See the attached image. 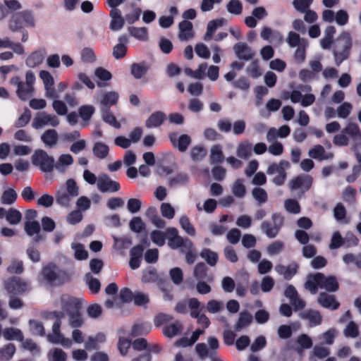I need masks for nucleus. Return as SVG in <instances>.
<instances>
[{
    "mask_svg": "<svg viewBox=\"0 0 361 361\" xmlns=\"http://www.w3.org/2000/svg\"><path fill=\"white\" fill-rule=\"evenodd\" d=\"M35 74L29 71L25 73V81L21 80L18 76L11 78L10 83L16 87V94L18 97L23 101L31 97L35 91L34 84L35 82Z\"/></svg>",
    "mask_w": 361,
    "mask_h": 361,
    "instance_id": "f257e3e1",
    "label": "nucleus"
},
{
    "mask_svg": "<svg viewBox=\"0 0 361 361\" xmlns=\"http://www.w3.org/2000/svg\"><path fill=\"white\" fill-rule=\"evenodd\" d=\"M35 19L31 11L25 10L13 14L8 21V28L12 32L21 30L25 27H34Z\"/></svg>",
    "mask_w": 361,
    "mask_h": 361,
    "instance_id": "f03ea898",
    "label": "nucleus"
},
{
    "mask_svg": "<svg viewBox=\"0 0 361 361\" xmlns=\"http://www.w3.org/2000/svg\"><path fill=\"white\" fill-rule=\"evenodd\" d=\"M56 304L61 308L63 311L62 312H54V314L56 319L59 317L61 319L64 314H68L73 312H75L76 311L80 310L81 308L80 300L78 298L70 296L68 295H62L59 298Z\"/></svg>",
    "mask_w": 361,
    "mask_h": 361,
    "instance_id": "7ed1b4c3",
    "label": "nucleus"
},
{
    "mask_svg": "<svg viewBox=\"0 0 361 361\" xmlns=\"http://www.w3.org/2000/svg\"><path fill=\"white\" fill-rule=\"evenodd\" d=\"M32 164L39 167L44 172H51L54 166V159L47 152L38 149L32 156Z\"/></svg>",
    "mask_w": 361,
    "mask_h": 361,
    "instance_id": "20e7f679",
    "label": "nucleus"
},
{
    "mask_svg": "<svg viewBox=\"0 0 361 361\" xmlns=\"http://www.w3.org/2000/svg\"><path fill=\"white\" fill-rule=\"evenodd\" d=\"M284 219L280 214H273L271 216V223L264 221L261 224L262 231L270 238H275L281 228L283 225Z\"/></svg>",
    "mask_w": 361,
    "mask_h": 361,
    "instance_id": "39448f33",
    "label": "nucleus"
},
{
    "mask_svg": "<svg viewBox=\"0 0 361 361\" xmlns=\"http://www.w3.org/2000/svg\"><path fill=\"white\" fill-rule=\"evenodd\" d=\"M289 167L290 164L288 161L281 160L279 164H272L269 165L267 168V172L270 176L277 173L278 175L273 178L272 181L277 185H281L285 182L287 176L286 171Z\"/></svg>",
    "mask_w": 361,
    "mask_h": 361,
    "instance_id": "423d86ee",
    "label": "nucleus"
},
{
    "mask_svg": "<svg viewBox=\"0 0 361 361\" xmlns=\"http://www.w3.org/2000/svg\"><path fill=\"white\" fill-rule=\"evenodd\" d=\"M59 124V119L56 116L49 114L46 112H39L34 117L32 122V127L36 130H39L47 126L56 127Z\"/></svg>",
    "mask_w": 361,
    "mask_h": 361,
    "instance_id": "0eeeda50",
    "label": "nucleus"
},
{
    "mask_svg": "<svg viewBox=\"0 0 361 361\" xmlns=\"http://www.w3.org/2000/svg\"><path fill=\"white\" fill-rule=\"evenodd\" d=\"M167 233L171 235L169 239L168 245L172 249L181 247V251L185 248L193 247L192 242L188 239H184L178 235V231L175 228H169Z\"/></svg>",
    "mask_w": 361,
    "mask_h": 361,
    "instance_id": "6e6552de",
    "label": "nucleus"
},
{
    "mask_svg": "<svg viewBox=\"0 0 361 361\" xmlns=\"http://www.w3.org/2000/svg\"><path fill=\"white\" fill-rule=\"evenodd\" d=\"M7 292L13 295H20L29 289V284L18 277H12L4 283Z\"/></svg>",
    "mask_w": 361,
    "mask_h": 361,
    "instance_id": "1a4fd4ad",
    "label": "nucleus"
},
{
    "mask_svg": "<svg viewBox=\"0 0 361 361\" xmlns=\"http://www.w3.org/2000/svg\"><path fill=\"white\" fill-rule=\"evenodd\" d=\"M61 321L59 317L52 326V334L48 336V340L52 343H59L64 347L70 348L72 345V341L61 334Z\"/></svg>",
    "mask_w": 361,
    "mask_h": 361,
    "instance_id": "9d476101",
    "label": "nucleus"
},
{
    "mask_svg": "<svg viewBox=\"0 0 361 361\" xmlns=\"http://www.w3.org/2000/svg\"><path fill=\"white\" fill-rule=\"evenodd\" d=\"M97 187L102 192H116L120 190V185L118 182L111 180L107 175L99 176Z\"/></svg>",
    "mask_w": 361,
    "mask_h": 361,
    "instance_id": "9b49d317",
    "label": "nucleus"
},
{
    "mask_svg": "<svg viewBox=\"0 0 361 361\" xmlns=\"http://www.w3.org/2000/svg\"><path fill=\"white\" fill-rule=\"evenodd\" d=\"M39 78L42 79L45 88V96L50 99L58 98L59 95L54 87V80L51 74L47 71H41Z\"/></svg>",
    "mask_w": 361,
    "mask_h": 361,
    "instance_id": "f8f14e48",
    "label": "nucleus"
},
{
    "mask_svg": "<svg viewBox=\"0 0 361 361\" xmlns=\"http://www.w3.org/2000/svg\"><path fill=\"white\" fill-rule=\"evenodd\" d=\"M312 184V178L308 175L298 176L289 182L292 190H300L302 192L308 190Z\"/></svg>",
    "mask_w": 361,
    "mask_h": 361,
    "instance_id": "ddd939ff",
    "label": "nucleus"
},
{
    "mask_svg": "<svg viewBox=\"0 0 361 361\" xmlns=\"http://www.w3.org/2000/svg\"><path fill=\"white\" fill-rule=\"evenodd\" d=\"M169 137L173 146L177 147L182 152L187 150L192 142L191 137L187 134L178 136L177 133H171Z\"/></svg>",
    "mask_w": 361,
    "mask_h": 361,
    "instance_id": "4468645a",
    "label": "nucleus"
},
{
    "mask_svg": "<svg viewBox=\"0 0 361 361\" xmlns=\"http://www.w3.org/2000/svg\"><path fill=\"white\" fill-rule=\"evenodd\" d=\"M61 271L53 264H49L42 271L43 279L49 283L53 284L59 281Z\"/></svg>",
    "mask_w": 361,
    "mask_h": 361,
    "instance_id": "2eb2a0df",
    "label": "nucleus"
},
{
    "mask_svg": "<svg viewBox=\"0 0 361 361\" xmlns=\"http://www.w3.org/2000/svg\"><path fill=\"white\" fill-rule=\"evenodd\" d=\"M319 288L328 291H336L338 288V284L334 276H325L322 273H317Z\"/></svg>",
    "mask_w": 361,
    "mask_h": 361,
    "instance_id": "dca6fc26",
    "label": "nucleus"
},
{
    "mask_svg": "<svg viewBox=\"0 0 361 361\" xmlns=\"http://www.w3.org/2000/svg\"><path fill=\"white\" fill-rule=\"evenodd\" d=\"M118 97V93L116 91L104 92L99 102L100 110L109 109L110 106L116 105Z\"/></svg>",
    "mask_w": 361,
    "mask_h": 361,
    "instance_id": "f3484780",
    "label": "nucleus"
},
{
    "mask_svg": "<svg viewBox=\"0 0 361 361\" xmlns=\"http://www.w3.org/2000/svg\"><path fill=\"white\" fill-rule=\"evenodd\" d=\"M284 294L286 298H289L295 310H302L305 307V302L299 298L298 293L293 286L289 285L286 288Z\"/></svg>",
    "mask_w": 361,
    "mask_h": 361,
    "instance_id": "a211bd4d",
    "label": "nucleus"
},
{
    "mask_svg": "<svg viewBox=\"0 0 361 361\" xmlns=\"http://www.w3.org/2000/svg\"><path fill=\"white\" fill-rule=\"evenodd\" d=\"M109 16L111 18L110 29L113 31L121 30L125 24V18H123L121 11L118 8H112Z\"/></svg>",
    "mask_w": 361,
    "mask_h": 361,
    "instance_id": "6ab92c4d",
    "label": "nucleus"
},
{
    "mask_svg": "<svg viewBox=\"0 0 361 361\" xmlns=\"http://www.w3.org/2000/svg\"><path fill=\"white\" fill-rule=\"evenodd\" d=\"M298 269V264L292 262L288 266L277 264L275 267L276 271L281 275L284 279L290 280L297 273Z\"/></svg>",
    "mask_w": 361,
    "mask_h": 361,
    "instance_id": "aec40b11",
    "label": "nucleus"
},
{
    "mask_svg": "<svg viewBox=\"0 0 361 361\" xmlns=\"http://www.w3.org/2000/svg\"><path fill=\"white\" fill-rule=\"evenodd\" d=\"M192 24L188 20H183L178 25V38L180 41H188L194 36Z\"/></svg>",
    "mask_w": 361,
    "mask_h": 361,
    "instance_id": "412c9836",
    "label": "nucleus"
},
{
    "mask_svg": "<svg viewBox=\"0 0 361 361\" xmlns=\"http://www.w3.org/2000/svg\"><path fill=\"white\" fill-rule=\"evenodd\" d=\"M308 155L311 158L319 161L331 159L334 157L332 152H326L324 147L320 145L312 147L308 152Z\"/></svg>",
    "mask_w": 361,
    "mask_h": 361,
    "instance_id": "4be33fe9",
    "label": "nucleus"
},
{
    "mask_svg": "<svg viewBox=\"0 0 361 361\" xmlns=\"http://www.w3.org/2000/svg\"><path fill=\"white\" fill-rule=\"evenodd\" d=\"M317 302L324 308L336 310L339 307V302L336 301L334 295H329L326 293H319Z\"/></svg>",
    "mask_w": 361,
    "mask_h": 361,
    "instance_id": "5701e85b",
    "label": "nucleus"
},
{
    "mask_svg": "<svg viewBox=\"0 0 361 361\" xmlns=\"http://www.w3.org/2000/svg\"><path fill=\"white\" fill-rule=\"evenodd\" d=\"M73 163V158L70 154H63L59 157L56 162H54V169L58 172L63 173Z\"/></svg>",
    "mask_w": 361,
    "mask_h": 361,
    "instance_id": "b1692460",
    "label": "nucleus"
},
{
    "mask_svg": "<svg viewBox=\"0 0 361 361\" xmlns=\"http://www.w3.org/2000/svg\"><path fill=\"white\" fill-rule=\"evenodd\" d=\"M166 115L161 111H156L152 114L145 121V126L147 128L159 127L166 120Z\"/></svg>",
    "mask_w": 361,
    "mask_h": 361,
    "instance_id": "393cba45",
    "label": "nucleus"
},
{
    "mask_svg": "<svg viewBox=\"0 0 361 361\" xmlns=\"http://www.w3.org/2000/svg\"><path fill=\"white\" fill-rule=\"evenodd\" d=\"M233 50L240 59L250 60L252 58L254 54L248 46L243 43L239 42L234 45Z\"/></svg>",
    "mask_w": 361,
    "mask_h": 361,
    "instance_id": "a878e982",
    "label": "nucleus"
},
{
    "mask_svg": "<svg viewBox=\"0 0 361 361\" xmlns=\"http://www.w3.org/2000/svg\"><path fill=\"white\" fill-rule=\"evenodd\" d=\"M290 132L289 126L285 125L280 127L279 129L274 128H270L267 133V141H274V139L278 137H286Z\"/></svg>",
    "mask_w": 361,
    "mask_h": 361,
    "instance_id": "bb28decb",
    "label": "nucleus"
},
{
    "mask_svg": "<svg viewBox=\"0 0 361 361\" xmlns=\"http://www.w3.org/2000/svg\"><path fill=\"white\" fill-rule=\"evenodd\" d=\"M25 233L30 237L34 238V240L39 242L40 237L39 233L40 231V225L38 221H26L24 226Z\"/></svg>",
    "mask_w": 361,
    "mask_h": 361,
    "instance_id": "cd10ccee",
    "label": "nucleus"
},
{
    "mask_svg": "<svg viewBox=\"0 0 361 361\" xmlns=\"http://www.w3.org/2000/svg\"><path fill=\"white\" fill-rule=\"evenodd\" d=\"M226 20L224 18L216 19L213 20H210L207 27V32L204 36V39L205 41H209L212 39L214 33L216 30L226 24Z\"/></svg>",
    "mask_w": 361,
    "mask_h": 361,
    "instance_id": "c85d7f7f",
    "label": "nucleus"
},
{
    "mask_svg": "<svg viewBox=\"0 0 361 361\" xmlns=\"http://www.w3.org/2000/svg\"><path fill=\"white\" fill-rule=\"evenodd\" d=\"M41 139L45 146L49 147H54L59 140L57 132L54 129L45 130L41 135Z\"/></svg>",
    "mask_w": 361,
    "mask_h": 361,
    "instance_id": "c756f323",
    "label": "nucleus"
},
{
    "mask_svg": "<svg viewBox=\"0 0 361 361\" xmlns=\"http://www.w3.org/2000/svg\"><path fill=\"white\" fill-rule=\"evenodd\" d=\"M286 42L292 48L307 47L308 44L307 39L301 38L298 34L292 31L288 32Z\"/></svg>",
    "mask_w": 361,
    "mask_h": 361,
    "instance_id": "7c9ffc66",
    "label": "nucleus"
},
{
    "mask_svg": "<svg viewBox=\"0 0 361 361\" xmlns=\"http://www.w3.org/2000/svg\"><path fill=\"white\" fill-rule=\"evenodd\" d=\"M303 319L309 322L310 326L319 325L322 321V317L317 310H308L302 314Z\"/></svg>",
    "mask_w": 361,
    "mask_h": 361,
    "instance_id": "2f4dec72",
    "label": "nucleus"
},
{
    "mask_svg": "<svg viewBox=\"0 0 361 361\" xmlns=\"http://www.w3.org/2000/svg\"><path fill=\"white\" fill-rule=\"evenodd\" d=\"M145 215L157 227L164 228L165 222L157 214V209L154 207H150L145 212Z\"/></svg>",
    "mask_w": 361,
    "mask_h": 361,
    "instance_id": "473e14b6",
    "label": "nucleus"
},
{
    "mask_svg": "<svg viewBox=\"0 0 361 361\" xmlns=\"http://www.w3.org/2000/svg\"><path fill=\"white\" fill-rule=\"evenodd\" d=\"M106 341V336L103 333H99L94 336H89L85 343V348L97 349L99 345L103 343Z\"/></svg>",
    "mask_w": 361,
    "mask_h": 361,
    "instance_id": "72a5a7b5",
    "label": "nucleus"
},
{
    "mask_svg": "<svg viewBox=\"0 0 361 361\" xmlns=\"http://www.w3.org/2000/svg\"><path fill=\"white\" fill-rule=\"evenodd\" d=\"M300 328V324L295 322L290 325H281L278 329V335L282 339H287L292 335L293 331H297Z\"/></svg>",
    "mask_w": 361,
    "mask_h": 361,
    "instance_id": "f704fd0d",
    "label": "nucleus"
},
{
    "mask_svg": "<svg viewBox=\"0 0 361 361\" xmlns=\"http://www.w3.org/2000/svg\"><path fill=\"white\" fill-rule=\"evenodd\" d=\"M44 57V51L43 50H37L32 52L26 59V65L29 67L34 68L42 63Z\"/></svg>",
    "mask_w": 361,
    "mask_h": 361,
    "instance_id": "c9c22d12",
    "label": "nucleus"
},
{
    "mask_svg": "<svg viewBox=\"0 0 361 361\" xmlns=\"http://www.w3.org/2000/svg\"><path fill=\"white\" fill-rule=\"evenodd\" d=\"M128 30L132 37L140 41L147 42L149 39L148 30L145 27H130Z\"/></svg>",
    "mask_w": 361,
    "mask_h": 361,
    "instance_id": "e433bc0d",
    "label": "nucleus"
},
{
    "mask_svg": "<svg viewBox=\"0 0 361 361\" xmlns=\"http://www.w3.org/2000/svg\"><path fill=\"white\" fill-rule=\"evenodd\" d=\"M73 197L68 194L64 188L61 187L56 192V203L64 207H68L71 204V200Z\"/></svg>",
    "mask_w": 361,
    "mask_h": 361,
    "instance_id": "4c0bfd02",
    "label": "nucleus"
},
{
    "mask_svg": "<svg viewBox=\"0 0 361 361\" xmlns=\"http://www.w3.org/2000/svg\"><path fill=\"white\" fill-rule=\"evenodd\" d=\"M343 130L352 138L361 140V130L355 122L348 121Z\"/></svg>",
    "mask_w": 361,
    "mask_h": 361,
    "instance_id": "58836bf2",
    "label": "nucleus"
},
{
    "mask_svg": "<svg viewBox=\"0 0 361 361\" xmlns=\"http://www.w3.org/2000/svg\"><path fill=\"white\" fill-rule=\"evenodd\" d=\"M236 154L241 159H247L252 154V144L247 141L240 143L237 147Z\"/></svg>",
    "mask_w": 361,
    "mask_h": 361,
    "instance_id": "ea45409f",
    "label": "nucleus"
},
{
    "mask_svg": "<svg viewBox=\"0 0 361 361\" xmlns=\"http://www.w3.org/2000/svg\"><path fill=\"white\" fill-rule=\"evenodd\" d=\"M190 178L186 173H178L171 177L169 180V185L171 187L177 185H185L189 182Z\"/></svg>",
    "mask_w": 361,
    "mask_h": 361,
    "instance_id": "a19ab883",
    "label": "nucleus"
},
{
    "mask_svg": "<svg viewBox=\"0 0 361 361\" xmlns=\"http://www.w3.org/2000/svg\"><path fill=\"white\" fill-rule=\"evenodd\" d=\"M182 331V324L179 322H175L169 325L166 326L163 329L164 334L172 338L179 334Z\"/></svg>",
    "mask_w": 361,
    "mask_h": 361,
    "instance_id": "79ce46f5",
    "label": "nucleus"
},
{
    "mask_svg": "<svg viewBox=\"0 0 361 361\" xmlns=\"http://www.w3.org/2000/svg\"><path fill=\"white\" fill-rule=\"evenodd\" d=\"M252 320L251 314L248 312H243L240 313L239 319L235 324L234 329L235 331H239L242 329L245 328L250 325Z\"/></svg>",
    "mask_w": 361,
    "mask_h": 361,
    "instance_id": "37998d69",
    "label": "nucleus"
},
{
    "mask_svg": "<svg viewBox=\"0 0 361 361\" xmlns=\"http://www.w3.org/2000/svg\"><path fill=\"white\" fill-rule=\"evenodd\" d=\"M3 336L7 341H22L23 335L22 331L16 328H6L3 331Z\"/></svg>",
    "mask_w": 361,
    "mask_h": 361,
    "instance_id": "c03bdc74",
    "label": "nucleus"
},
{
    "mask_svg": "<svg viewBox=\"0 0 361 361\" xmlns=\"http://www.w3.org/2000/svg\"><path fill=\"white\" fill-rule=\"evenodd\" d=\"M109 147L104 143L98 142L94 144L92 148L94 154L99 159H105L109 154Z\"/></svg>",
    "mask_w": 361,
    "mask_h": 361,
    "instance_id": "a18cd8bd",
    "label": "nucleus"
},
{
    "mask_svg": "<svg viewBox=\"0 0 361 361\" xmlns=\"http://www.w3.org/2000/svg\"><path fill=\"white\" fill-rule=\"evenodd\" d=\"M217 207V202L214 199H207L202 204L200 202L197 203L196 207L198 212L204 211L207 213L213 212Z\"/></svg>",
    "mask_w": 361,
    "mask_h": 361,
    "instance_id": "49530a36",
    "label": "nucleus"
},
{
    "mask_svg": "<svg viewBox=\"0 0 361 361\" xmlns=\"http://www.w3.org/2000/svg\"><path fill=\"white\" fill-rule=\"evenodd\" d=\"M16 352V347L8 343L0 348V361H8L11 359Z\"/></svg>",
    "mask_w": 361,
    "mask_h": 361,
    "instance_id": "de8ad7c7",
    "label": "nucleus"
},
{
    "mask_svg": "<svg viewBox=\"0 0 361 361\" xmlns=\"http://www.w3.org/2000/svg\"><path fill=\"white\" fill-rule=\"evenodd\" d=\"M68 324L72 328H78L83 325L84 319L80 312L76 311L68 314Z\"/></svg>",
    "mask_w": 361,
    "mask_h": 361,
    "instance_id": "09e8293b",
    "label": "nucleus"
},
{
    "mask_svg": "<svg viewBox=\"0 0 361 361\" xmlns=\"http://www.w3.org/2000/svg\"><path fill=\"white\" fill-rule=\"evenodd\" d=\"M210 159L212 163H221L224 161V156L220 145H216L211 147Z\"/></svg>",
    "mask_w": 361,
    "mask_h": 361,
    "instance_id": "8fccbe9b",
    "label": "nucleus"
},
{
    "mask_svg": "<svg viewBox=\"0 0 361 361\" xmlns=\"http://www.w3.org/2000/svg\"><path fill=\"white\" fill-rule=\"evenodd\" d=\"M353 110V104L350 102H343L336 109V115L340 118H346Z\"/></svg>",
    "mask_w": 361,
    "mask_h": 361,
    "instance_id": "3c124183",
    "label": "nucleus"
},
{
    "mask_svg": "<svg viewBox=\"0 0 361 361\" xmlns=\"http://www.w3.org/2000/svg\"><path fill=\"white\" fill-rule=\"evenodd\" d=\"M179 223L181 228L190 236H195L196 232L193 225L190 223V219L185 215L180 217Z\"/></svg>",
    "mask_w": 361,
    "mask_h": 361,
    "instance_id": "603ef678",
    "label": "nucleus"
},
{
    "mask_svg": "<svg viewBox=\"0 0 361 361\" xmlns=\"http://www.w3.org/2000/svg\"><path fill=\"white\" fill-rule=\"evenodd\" d=\"M200 256L204 259L210 266H214L218 259V255L216 252L209 249H203L200 253Z\"/></svg>",
    "mask_w": 361,
    "mask_h": 361,
    "instance_id": "864d4df0",
    "label": "nucleus"
},
{
    "mask_svg": "<svg viewBox=\"0 0 361 361\" xmlns=\"http://www.w3.org/2000/svg\"><path fill=\"white\" fill-rule=\"evenodd\" d=\"M305 287L312 294H316L319 288V280L317 273L312 276H309L305 283Z\"/></svg>",
    "mask_w": 361,
    "mask_h": 361,
    "instance_id": "5fc2aeb1",
    "label": "nucleus"
},
{
    "mask_svg": "<svg viewBox=\"0 0 361 361\" xmlns=\"http://www.w3.org/2000/svg\"><path fill=\"white\" fill-rule=\"evenodd\" d=\"M6 219L11 225H17L22 220V214L19 211L11 208L7 210Z\"/></svg>",
    "mask_w": 361,
    "mask_h": 361,
    "instance_id": "6e6d98bb",
    "label": "nucleus"
},
{
    "mask_svg": "<svg viewBox=\"0 0 361 361\" xmlns=\"http://www.w3.org/2000/svg\"><path fill=\"white\" fill-rule=\"evenodd\" d=\"M100 111L102 113V118L104 122L109 123L115 128H120V123L116 120V117L110 112L109 109Z\"/></svg>",
    "mask_w": 361,
    "mask_h": 361,
    "instance_id": "4d7b16f0",
    "label": "nucleus"
},
{
    "mask_svg": "<svg viewBox=\"0 0 361 361\" xmlns=\"http://www.w3.org/2000/svg\"><path fill=\"white\" fill-rule=\"evenodd\" d=\"M131 73L136 79L141 78L147 71V66L144 63H133L130 67Z\"/></svg>",
    "mask_w": 361,
    "mask_h": 361,
    "instance_id": "13d9d810",
    "label": "nucleus"
},
{
    "mask_svg": "<svg viewBox=\"0 0 361 361\" xmlns=\"http://www.w3.org/2000/svg\"><path fill=\"white\" fill-rule=\"evenodd\" d=\"M228 13L234 15H240L243 12V4L239 0H230L226 4Z\"/></svg>",
    "mask_w": 361,
    "mask_h": 361,
    "instance_id": "bf43d9fd",
    "label": "nucleus"
},
{
    "mask_svg": "<svg viewBox=\"0 0 361 361\" xmlns=\"http://www.w3.org/2000/svg\"><path fill=\"white\" fill-rule=\"evenodd\" d=\"M71 248L74 250V256L78 260L86 259L88 257V252L84 248V246L80 243H72Z\"/></svg>",
    "mask_w": 361,
    "mask_h": 361,
    "instance_id": "052dcab7",
    "label": "nucleus"
},
{
    "mask_svg": "<svg viewBox=\"0 0 361 361\" xmlns=\"http://www.w3.org/2000/svg\"><path fill=\"white\" fill-rule=\"evenodd\" d=\"M63 188L66 192L69 194L70 196L75 197L79 195V187L77 185L76 182L73 179H68L66 181L65 187Z\"/></svg>",
    "mask_w": 361,
    "mask_h": 361,
    "instance_id": "680f3d73",
    "label": "nucleus"
},
{
    "mask_svg": "<svg viewBox=\"0 0 361 361\" xmlns=\"http://www.w3.org/2000/svg\"><path fill=\"white\" fill-rule=\"evenodd\" d=\"M232 192L238 197H243L245 195L246 188L242 179H238L233 183L232 186Z\"/></svg>",
    "mask_w": 361,
    "mask_h": 361,
    "instance_id": "e2e57ef3",
    "label": "nucleus"
},
{
    "mask_svg": "<svg viewBox=\"0 0 361 361\" xmlns=\"http://www.w3.org/2000/svg\"><path fill=\"white\" fill-rule=\"evenodd\" d=\"M338 43L343 50L348 51L352 45L351 38L349 33L343 32L338 38Z\"/></svg>",
    "mask_w": 361,
    "mask_h": 361,
    "instance_id": "0e129e2a",
    "label": "nucleus"
},
{
    "mask_svg": "<svg viewBox=\"0 0 361 361\" xmlns=\"http://www.w3.org/2000/svg\"><path fill=\"white\" fill-rule=\"evenodd\" d=\"M343 335L345 337H357L359 335L358 326L354 322H350L343 330Z\"/></svg>",
    "mask_w": 361,
    "mask_h": 361,
    "instance_id": "69168bd1",
    "label": "nucleus"
},
{
    "mask_svg": "<svg viewBox=\"0 0 361 361\" xmlns=\"http://www.w3.org/2000/svg\"><path fill=\"white\" fill-rule=\"evenodd\" d=\"M94 111L95 109L92 105H84L79 109V115L83 121H88Z\"/></svg>",
    "mask_w": 361,
    "mask_h": 361,
    "instance_id": "338daca9",
    "label": "nucleus"
},
{
    "mask_svg": "<svg viewBox=\"0 0 361 361\" xmlns=\"http://www.w3.org/2000/svg\"><path fill=\"white\" fill-rule=\"evenodd\" d=\"M49 357L50 361H66V355L60 348H54L49 351Z\"/></svg>",
    "mask_w": 361,
    "mask_h": 361,
    "instance_id": "774afa93",
    "label": "nucleus"
}]
</instances>
